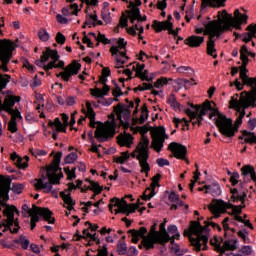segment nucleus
Returning a JSON list of instances; mask_svg holds the SVG:
<instances>
[{"label": "nucleus", "instance_id": "nucleus-1", "mask_svg": "<svg viewBox=\"0 0 256 256\" xmlns=\"http://www.w3.org/2000/svg\"><path fill=\"white\" fill-rule=\"evenodd\" d=\"M241 175L243 177V182H240V189L233 188L230 190L231 201L233 203L241 202L240 206H235L229 202L223 200H218L215 204L209 205V210L218 219L223 213H227V209H232L233 215H239L242 212L243 207H245V200L247 199V183L254 181L256 183V172L255 168L251 165H244L241 168Z\"/></svg>", "mask_w": 256, "mask_h": 256}, {"label": "nucleus", "instance_id": "nucleus-2", "mask_svg": "<svg viewBox=\"0 0 256 256\" xmlns=\"http://www.w3.org/2000/svg\"><path fill=\"white\" fill-rule=\"evenodd\" d=\"M231 15L227 13V10L218 12L219 20H212L205 25V34L209 35L207 41V54L213 59H217V49H215V37H221L225 33V29L231 25V20L229 19Z\"/></svg>", "mask_w": 256, "mask_h": 256}, {"label": "nucleus", "instance_id": "nucleus-3", "mask_svg": "<svg viewBox=\"0 0 256 256\" xmlns=\"http://www.w3.org/2000/svg\"><path fill=\"white\" fill-rule=\"evenodd\" d=\"M184 236L189 237L191 245L195 251H201L203 245V251H207L209 243V228L207 226H201V222L192 221L188 229L184 230Z\"/></svg>", "mask_w": 256, "mask_h": 256}, {"label": "nucleus", "instance_id": "nucleus-4", "mask_svg": "<svg viewBox=\"0 0 256 256\" xmlns=\"http://www.w3.org/2000/svg\"><path fill=\"white\" fill-rule=\"evenodd\" d=\"M50 59H52V61L47 64V69H64V71L56 74V77H61L66 83L69 82L71 77L79 75V71H81V64L76 61H73L65 67V62L62 60L59 61L61 56H59L57 50L51 49ZM57 61L59 62L57 63Z\"/></svg>", "mask_w": 256, "mask_h": 256}, {"label": "nucleus", "instance_id": "nucleus-5", "mask_svg": "<svg viewBox=\"0 0 256 256\" xmlns=\"http://www.w3.org/2000/svg\"><path fill=\"white\" fill-rule=\"evenodd\" d=\"M115 129H117V122L115 121V114L109 115V120L106 123L99 122L95 130V138L98 143H105L109 139L115 137Z\"/></svg>", "mask_w": 256, "mask_h": 256}, {"label": "nucleus", "instance_id": "nucleus-6", "mask_svg": "<svg viewBox=\"0 0 256 256\" xmlns=\"http://www.w3.org/2000/svg\"><path fill=\"white\" fill-rule=\"evenodd\" d=\"M215 120L220 133L229 138L235 137V133L239 131V126L243 123V118L238 116L235 121V126H233V120L223 114H219Z\"/></svg>", "mask_w": 256, "mask_h": 256}, {"label": "nucleus", "instance_id": "nucleus-7", "mask_svg": "<svg viewBox=\"0 0 256 256\" xmlns=\"http://www.w3.org/2000/svg\"><path fill=\"white\" fill-rule=\"evenodd\" d=\"M191 108L186 109V115L190 117V119H197L198 120V125H201V122L203 121V117L211 111L212 113L209 115V119H213V117H219L221 113H219V110L213 109V106H211V103L209 102H204L202 107L199 105H193L190 104Z\"/></svg>", "mask_w": 256, "mask_h": 256}, {"label": "nucleus", "instance_id": "nucleus-8", "mask_svg": "<svg viewBox=\"0 0 256 256\" xmlns=\"http://www.w3.org/2000/svg\"><path fill=\"white\" fill-rule=\"evenodd\" d=\"M127 41L125 38H119L117 40V45H113L110 48V53L115 59L116 68L121 69L123 65L129 61V56H127Z\"/></svg>", "mask_w": 256, "mask_h": 256}, {"label": "nucleus", "instance_id": "nucleus-9", "mask_svg": "<svg viewBox=\"0 0 256 256\" xmlns=\"http://www.w3.org/2000/svg\"><path fill=\"white\" fill-rule=\"evenodd\" d=\"M15 211H17V207L15 206H7L4 209V217H7V219L1 220L0 222V229L4 227L2 230L3 233H6V231H10V233H19L21 227L19 226V221L15 220Z\"/></svg>", "mask_w": 256, "mask_h": 256}, {"label": "nucleus", "instance_id": "nucleus-10", "mask_svg": "<svg viewBox=\"0 0 256 256\" xmlns=\"http://www.w3.org/2000/svg\"><path fill=\"white\" fill-rule=\"evenodd\" d=\"M15 44L11 40L0 41V70L4 73L9 72V62L13 59V51H15Z\"/></svg>", "mask_w": 256, "mask_h": 256}, {"label": "nucleus", "instance_id": "nucleus-11", "mask_svg": "<svg viewBox=\"0 0 256 256\" xmlns=\"http://www.w3.org/2000/svg\"><path fill=\"white\" fill-rule=\"evenodd\" d=\"M138 152L137 160L141 167V173H149L151 171V166H149V138L143 136L142 140L136 147Z\"/></svg>", "mask_w": 256, "mask_h": 256}, {"label": "nucleus", "instance_id": "nucleus-12", "mask_svg": "<svg viewBox=\"0 0 256 256\" xmlns=\"http://www.w3.org/2000/svg\"><path fill=\"white\" fill-rule=\"evenodd\" d=\"M61 178H58V182H54L47 176L42 174L40 178L34 180V187L37 191L44 189V193H51L55 199L59 197L57 189H53V185H59Z\"/></svg>", "mask_w": 256, "mask_h": 256}, {"label": "nucleus", "instance_id": "nucleus-13", "mask_svg": "<svg viewBox=\"0 0 256 256\" xmlns=\"http://www.w3.org/2000/svg\"><path fill=\"white\" fill-rule=\"evenodd\" d=\"M63 157V152H57L54 155L52 164L47 168L46 173L48 179L54 183H59V179H63V172H61V158Z\"/></svg>", "mask_w": 256, "mask_h": 256}, {"label": "nucleus", "instance_id": "nucleus-14", "mask_svg": "<svg viewBox=\"0 0 256 256\" xmlns=\"http://www.w3.org/2000/svg\"><path fill=\"white\" fill-rule=\"evenodd\" d=\"M40 217H43L44 221H47L50 225L55 223V218H53V212L49 208H39L33 205L32 210L29 211V217H31L30 222L39 223Z\"/></svg>", "mask_w": 256, "mask_h": 256}, {"label": "nucleus", "instance_id": "nucleus-15", "mask_svg": "<svg viewBox=\"0 0 256 256\" xmlns=\"http://www.w3.org/2000/svg\"><path fill=\"white\" fill-rule=\"evenodd\" d=\"M165 139H169V135L165 133V127L160 126L152 132V144L151 147L156 153H161Z\"/></svg>", "mask_w": 256, "mask_h": 256}, {"label": "nucleus", "instance_id": "nucleus-16", "mask_svg": "<svg viewBox=\"0 0 256 256\" xmlns=\"http://www.w3.org/2000/svg\"><path fill=\"white\" fill-rule=\"evenodd\" d=\"M114 113H116V117L120 121L123 129H129L131 127V111H129V108L125 104L120 103L115 106Z\"/></svg>", "mask_w": 256, "mask_h": 256}, {"label": "nucleus", "instance_id": "nucleus-17", "mask_svg": "<svg viewBox=\"0 0 256 256\" xmlns=\"http://www.w3.org/2000/svg\"><path fill=\"white\" fill-rule=\"evenodd\" d=\"M159 237H161V233L157 231V222H154L151 226L148 236L144 237L141 242L144 249H146V251H151V249H155V245H159Z\"/></svg>", "mask_w": 256, "mask_h": 256}, {"label": "nucleus", "instance_id": "nucleus-18", "mask_svg": "<svg viewBox=\"0 0 256 256\" xmlns=\"http://www.w3.org/2000/svg\"><path fill=\"white\" fill-rule=\"evenodd\" d=\"M10 79H11V76L9 74L4 75V77H3V74H0V91H2L3 89H5V87H7V84L9 83ZM0 107L2 108L3 111H6V113H12L13 107H15V99L12 97L6 98L4 100L3 105L1 104V101H0Z\"/></svg>", "mask_w": 256, "mask_h": 256}, {"label": "nucleus", "instance_id": "nucleus-19", "mask_svg": "<svg viewBox=\"0 0 256 256\" xmlns=\"http://www.w3.org/2000/svg\"><path fill=\"white\" fill-rule=\"evenodd\" d=\"M152 28L156 31V33H161V31H169L170 35H173L174 37L179 35V30H173V23L169 21L159 22L154 20Z\"/></svg>", "mask_w": 256, "mask_h": 256}, {"label": "nucleus", "instance_id": "nucleus-20", "mask_svg": "<svg viewBox=\"0 0 256 256\" xmlns=\"http://www.w3.org/2000/svg\"><path fill=\"white\" fill-rule=\"evenodd\" d=\"M247 19H249V16H247V14H241L239 9L234 11V18L232 15L229 16L230 25L235 27V29H241L243 23L247 25Z\"/></svg>", "mask_w": 256, "mask_h": 256}, {"label": "nucleus", "instance_id": "nucleus-21", "mask_svg": "<svg viewBox=\"0 0 256 256\" xmlns=\"http://www.w3.org/2000/svg\"><path fill=\"white\" fill-rule=\"evenodd\" d=\"M108 207L110 211H113V207L119 208L116 213H124L125 215L129 213V204L125 199L112 198Z\"/></svg>", "mask_w": 256, "mask_h": 256}, {"label": "nucleus", "instance_id": "nucleus-22", "mask_svg": "<svg viewBox=\"0 0 256 256\" xmlns=\"http://www.w3.org/2000/svg\"><path fill=\"white\" fill-rule=\"evenodd\" d=\"M168 149L173 153L176 159H185L187 155V147L176 142L170 143Z\"/></svg>", "mask_w": 256, "mask_h": 256}, {"label": "nucleus", "instance_id": "nucleus-23", "mask_svg": "<svg viewBox=\"0 0 256 256\" xmlns=\"http://www.w3.org/2000/svg\"><path fill=\"white\" fill-rule=\"evenodd\" d=\"M9 191H11V179H0V197L3 201H9Z\"/></svg>", "mask_w": 256, "mask_h": 256}, {"label": "nucleus", "instance_id": "nucleus-24", "mask_svg": "<svg viewBox=\"0 0 256 256\" xmlns=\"http://www.w3.org/2000/svg\"><path fill=\"white\" fill-rule=\"evenodd\" d=\"M49 59H51V48H46V50L43 51L40 60L35 61V65H37V67H40L41 69H44V71H51V69L47 68V64H45L47 63V61H49Z\"/></svg>", "mask_w": 256, "mask_h": 256}, {"label": "nucleus", "instance_id": "nucleus-25", "mask_svg": "<svg viewBox=\"0 0 256 256\" xmlns=\"http://www.w3.org/2000/svg\"><path fill=\"white\" fill-rule=\"evenodd\" d=\"M185 45H188V47H192L194 49H197V47H201L203 43H205V37L203 36H195L192 35L184 40Z\"/></svg>", "mask_w": 256, "mask_h": 256}, {"label": "nucleus", "instance_id": "nucleus-26", "mask_svg": "<svg viewBox=\"0 0 256 256\" xmlns=\"http://www.w3.org/2000/svg\"><path fill=\"white\" fill-rule=\"evenodd\" d=\"M166 223L163 222L159 226V231L160 236H158V245H167L169 241H171V237L169 236V233H167V229H165Z\"/></svg>", "mask_w": 256, "mask_h": 256}, {"label": "nucleus", "instance_id": "nucleus-27", "mask_svg": "<svg viewBox=\"0 0 256 256\" xmlns=\"http://www.w3.org/2000/svg\"><path fill=\"white\" fill-rule=\"evenodd\" d=\"M156 187H161V185L159 184V182H151V185L149 188H147L145 190V192L142 195V199L144 201H151V199H153V197H155L156 193H155V188Z\"/></svg>", "mask_w": 256, "mask_h": 256}, {"label": "nucleus", "instance_id": "nucleus-28", "mask_svg": "<svg viewBox=\"0 0 256 256\" xmlns=\"http://www.w3.org/2000/svg\"><path fill=\"white\" fill-rule=\"evenodd\" d=\"M227 0H202V9H207V7H212L213 9H219L225 7Z\"/></svg>", "mask_w": 256, "mask_h": 256}, {"label": "nucleus", "instance_id": "nucleus-29", "mask_svg": "<svg viewBox=\"0 0 256 256\" xmlns=\"http://www.w3.org/2000/svg\"><path fill=\"white\" fill-rule=\"evenodd\" d=\"M243 85H247L248 87H251L252 94L249 96V100L255 103L256 99V78H251L248 76V78L242 82Z\"/></svg>", "mask_w": 256, "mask_h": 256}, {"label": "nucleus", "instance_id": "nucleus-30", "mask_svg": "<svg viewBox=\"0 0 256 256\" xmlns=\"http://www.w3.org/2000/svg\"><path fill=\"white\" fill-rule=\"evenodd\" d=\"M230 106L232 109H236L237 113L238 111H241L242 109H247L249 107V102L245 99H241L240 101L237 99L232 98L230 101Z\"/></svg>", "mask_w": 256, "mask_h": 256}, {"label": "nucleus", "instance_id": "nucleus-31", "mask_svg": "<svg viewBox=\"0 0 256 256\" xmlns=\"http://www.w3.org/2000/svg\"><path fill=\"white\" fill-rule=\"evenodd\" d=\"M118 144L121 147H131L133 145V135L126 133L125 135L118 136Z\"/></svg>", "mask_w": 256, "mask_h": 256}, {"label": "nucleus", "instance_id": "nucleus-32", "mask_svg": "<svg viewBox=\"0 0 256 256\" xmlns=\"http://www.w3.org/2000/svg\"><path fill=\"white\" fill-rule=\"evenodd\" d=\"M204 189L206 190V193H210L212 197H219V195H221V186L219 185V183L205 185Z\"/></svg>", "mask_w": 256, "mask_h": 256}, {"label": "nucleus", "instance_id": "nucleus-33", "mask_svg": "<svg viewBox=\"0 0 256 256\" xmlns=\"http://www.w3.org/2000/svg\"><path fill=\"white\" fill-rule=\"evenodd\" d=\"M60 197L63 199L64 203L67 205V206L64 205V207H66L68 211H73V209H75V202L71 197V193L66 194L65 192H60Z\"/></svg>", "mask_w": 256, "mask_h": 256}, {"label": "nucleus", "instance_id": "nucleus-34", "mask_svg": "<svg viewBox=\"0 0 256 256\" xmlns=\"http://www.w3.org/2000/svg\"><path fill=\"white\" fill-rule=\"evenodd\" d=\"M10 157L12 161H15L18 169H27V162H23V158L19 157L16 152H13Z\"/></svg>", "mask_w": 256, "mask_h": 256}, {"label": "nucleus", "instance_id": "nucleus-35", "mask_svg": "<svg viewBox=\"0 0 256 256\" xmlns=\"http://www.w3.org/2000/svg\"><path fill=\"white\" fill-rule=\"evenodd\" d=\"M193 81H195L194 79L191 80H187V79H181L178 78L176 80H174V83L176 84V88L179 90L183 89V87H191V85H193Z\"/></svg>", "mask_w": 256, "mask_h": 256}, {"label": "nucleus", "instance_id": "nucleus-36", "mask_svg": "<svg viewBox=\"0 0 256 256\" xmlns=\"http://www.w3.org/2000/svg\"><path fill=\"white\" fill-rule=\"evenodd\" d=\"M14 243L21 245V249H24L25 251H27V249H29L30 242L27 239L26 235H20V237L18 239L14 240Z\"/></svg>", "mask_w": 256, "mask_h": 256}, {"label": "nucleus", "instance_id": "nucleus-37", "mask_svg": "<svg viewBox=\"0 0 256 256\" xmlns=\"http://www.w3.org/2000/svg\"><path fill=\"white\" fill-rule=\"evenodd\" d=\"M242 135L245 138V143H250V145H255L256 144V136H255V133H251L247 130H243L242 131Z\"/></svg>", "mask_w": 256, "mask_h": 256}, {"label": "nucleus", "instance_id": "nucleus-38", "mask_svg": "<svg viewBox=\"0 0 256 256\" xmlns=\"http://www.w3.org/2000/svg\"><path fill=\"white\" fill-rule=\"evenodd\" d=\"M167 103L168 105H170V107H172V109H175L177 111V109H180L181 104L179 102H177V98H175V94H171L168 99H167Z\"/></svg>", "mask_w": 256, "mask_h": 256}, {"label": "nucleus", "instance_id": "nucleus-39", "mask_svg": "<svg viewBox=\"0 0 256 256\" xmlns=\"http://www.w3.org/2000/svg\"><path fill=\"white\" fill-rule=\"evenodd\" d=\"M88 183H90V187H88V189L93 191L96 195H99L101 191H103V187H101L99 183L95 181H88Z\"/></svg>", "mask_w": 256, "mask_h": 256}, {"label": "nucleus", "instance_id": "nucleus-40", "mask_svg": "<svg viewBox=\"0 0 256 256\" xmlns=\"http://www.w3.org/2000/svg\"><path fill=\"white\" fill-rule=\"evenodd\" d=\"M224 247L230 251H235L237 249V239H228L224 241Z\"/></svg>", "mask_w": 256, "mask_h": 256}, {"label": "nucleus", "instance_id": "nucleus-41", "mask_svg": "<svg viewBox=\"0 0 256 256\" xmlns=\"http://www.w3.org/2000/svg\"><path fill=\"white\" fill-rule=\"evenodd\" d=\"M147 119H149V110L147 109V105L144 104L142 107V114L139 118V123L143 124L145 121H147Z\"/></svg>", "mask_w": 256, "mask_h": 256}, {"label": "nucleus", "instance_id": "nucleus-42", "mask_svg": "<svg viewBox=\"0 0 256 256\" xmlns=\"http://www.w3.org/2000/svg\"><path fill=\"white\" fill-rule=\"evenodd\" d=\"M75 171H77L76 167H74L72 169H70L69 167L64 168V172L66 173L69 181H72V179L77 178V174H75Z\"/></svg>", "mask_w": 256, "mask_h": 256}, {"label": "nucleus", "instance_id": "nucleus-43", "mask_svg": "<svg viewBox=\"0 0 256 256\" xmlns=\"http://www.w3.org/2000/svg\"><path fill=\"white\" fill-rule=\"evenodd\" d=\"M129 157H131V154L128 152H122L120 157L115 158V163L123 165V163L129 159Z\"/></svg>", "mask_w": 256, "mask_h": 256}, {"label": "nucleus", "instance_id": "nucleus-44", "mask_svg": "<svg viewBox=\"0 0 256 256\" xmlns=\"http://www.w3.org/2000/svg\"><path fill=\"white\" fill-rule=\"evenodd\" d=\"M38 37L40 41H43L45 43L48 39H50L51 36L48 34L47 29L41 28L38 32Z\"/></svg>", "mask_w": 256, "mask_h": 256}, {"label": "nucleus", "instance_id": "nucleus-45", "mask_svg": "<svg viewBox=\"0 0 256 256\" xmlns=\"http://www.w3.org/2000/svg\"><path fill=\"white\" fill-rule=\"evenodd\" d=\"M127 243L120 242L117 244V253L118 255H127Z\"/></svg>", "mask_w": 256, "mask_h": 256}, {"label": "nucleus", "instance_id": "nucleus-46", "mask_svg": "<svg viewBox=\"0 0 256 256\" xmlns=\"http://www.w3.org/2000/svg\"><path fill=\"white\" fill-rule=\"evenodd\" d=\"M78 158L79 155H77V152H72L65 157V163L71 165V163H75L76 159Z\"/></svg>", "mask_w": 256, "mask_h": 256}, {"label": "nucleus", "instance_id": "nucleus-47", "mask_svg": "<svg viewBox=\"0 0 256 256\" xmlns=\"http://www.w3.org/2000/svg\"><path fill=\"white\" fill-rule=\"evenodd\" d=\"M141 205H143V203H141V199H138L137 204L128 205L127 216L131 215V213H135V211H137V208L141 207Z\"/></svg>", "mask_w": 256, "mask_h": 256}, {"label": "nucleus", "instance_id": "nucleus-48", "mask_svg": "<svg viewBox=\"0 0 256 256\" xmlns=\"http://www.w3.org/2000/svg\"><path fill=\"white\" fill-rule=\"evenodd\" d=\"M96 41H98V43H103L104 45H110L111 40H109L105 34H102L101 32L98 33L97 37H96Z\"/></svg>", "mask_w": 256, "mask_h": 256}, {"label": "nucleus", "instance_id": "nucleus-49", "mask_svg": "<svg viewBox=\"0 0 256 256\" xmlns=\"http://www.w3.org/2000/svg\"><path fill=\"white\" fill-rule=\"evenodd\" d=\"M136 77H139L141 81H153V78H149V70H144L140 72Z\"/></svg>", "mask_w": 256, "mask_h": 256}, {"label": "nucleus", "instance_id": "nucleus-50", "mask_svg": "<svg viewBox=\"0 0 256 256\" xmlns=\"http://www.w3.org/2000/svg\"><path fill=\"white\" fill-rule=\"evenodd\" d=\"M90 93L92 97H96L97 99H103V91L100 88L90 89Z\"/></svg>", "mask_w": 256, "mask_h": 256}, {"label": "nucleus", "instance_id": "nucleus-51", "mask_svg": "<svg viewBox=\"0 0 256 256\" xmlns=\"http://www.w3.org/2000/svg\"><path fill=\"white\" fill-rule=\"evenodd\" d=\"M30 153L34 157H45L47 155V151L40 149H30Z\"/></svg>", "mask_w": 256, "mask_h": 256}, {"label": "nucleus", "instance_id": "nucleus-52", "mask_svg": "<svg viewBox=\"0 0 256 256\" xmlns=\"http://www.w3.org/2000/svg\"><path fill=\"white\" fill-rule=\"evenodd\" d=\"M23 189H25V185L24 184H15L12 187V191L16 195H21L23 193Z\"/></svg>", "mask_w": 256, "mask_h": 256}, {"label": "nucleus", "instance_id": "nucleus-53", "mask_svg": "<svg viewBox=\"0 0 256 256\" xmlns=\"http://www.w3.org/2000/svg\"><path fill=\"white\" fill-rule=\"evenodd\" d=\"M9 115H11V121H17V119H23L21 116V112L19 110L12 109V112H8Z\"/></svg>", "mask_w": 256, "mask_h": 256}, {"label": "nucleus", "instance_id": "nucleus-54", "mask_svg": "<svg viewBox=\"0 0 256 256\" xmlns=\"http://www.w3.org/2000/svg\"><path fill=\"white\" fill-rule=\"evenodd\" d=\"M97 14H90L88 17H86V25H95L97 23Z\"/></svg>", "mask_w": 256, "mask_h": 256}, {"label": "nucleus", "instance_id": "nucleus-55", "mask_svg": "<svg viewBox=\"0 0 256 256\" xmlns=\"http://www.w3.org/2000/svg\"><path fill=\"white\" fill-rule=\"evenodd\" d=\"M240 79H242V82H244L247 78H249V75H247L248 71L247 66H240Z\"/></svg>", "mask_w": 256, "mask_h": 256}, {"label": "nucleus", "instance_id": "nucleus-56", "mask_svg": "<svg viewBox=\"0 0 256 256\" xmlns=\"http://www.w3.org/2000/svg\"><path fill=\"white\" fill-rule=\"evenodd\" d=\"M173 123L176 125V127H179V124L183 125V127H185V125L186 127L189 126V121H187V118H182V119L174 118Z\"/></svg>", "mask_w": 256, "mask_h": 256}, {"label": "nucleus", "instance_id": "nucleus-57", "mask_svg": "<svg viewBox=\"0 0 256 256\" xmlns=\"http://www.w3.org/2000/svg\"><path fill=\"white\" fill-rule=\"evenodd\" d=\"M241 175H239V172H233L232 176L230 177V183L233 187L239 183Z\"/></svg>", "mask_w": 256, "mask_h": 256}, {"label": "nucleus", "instance_id": "nucleus-58", "mask_svg": "<svg viewBox=\"0 0 256 256\" xmlns=\"http://www.w3.org/2000/svg\"><path fill=\"white\" fill-rule=\"evenodd\" d=\"M65 41H67V38L65 37V35H63V33H61V32H58L56 34V42L59 45H65Z\"/></svg>", "mask_w": 256, "mask_h": 256}, {"label": "nucleus", "instance_id": "nucleus-59", "mask_svg": "<svg viewBox=\"0 0 256 256\" xmlns=\"http://www.w3.org/2000/svg\"><path fill=\"white\" fill-rule=\"evenodd\" d=\"M8 130L11 133H17V121L10 120V122L8 123Z\"/></svg>", "mask_w": 256, "mask_h": 256}, {"label": "nucleus", "instance_id": "nucleus-60", "mask_svg": "<svg viewBox=\"0 0 256 256\" xmlns=\"http://www.w3.org/2000/svg\"><path fill=\"white\" fill-rule=\"evenodd\" d=\"M156 163L158 165V167H168V165H170L169 160L165 159V158H158L156 160Z\"/></svg>", "mask_w": 256, "mask_h": 256}, {"label": "nucleus", "instance_id": "nucleus-61", "mask_svg": "<svg viewBox=\"0 0 256 256\" xmlns=\"http://www.w3.org/2000/svg\"><path fill=\"white\" fill-rule=\"evenodd\" d=\"M129 233L132 235V243H139V237H141L139 234H137V230L132 229L129 230Z\"/></svg>", "mask_w": 256, "mask_h": 256}, {"label": "nucleus", "instance_id": "nucleus-62", "mask_svg": "<svg viewBox=\"0 0 256 256\" xmlns=\"http://www.w3.org/2000/svg\"><path fill=\"white\" fill-rule=\"evenodd\" d=\"M102 19L106 23H111V12L110 11H102Z\"/></svg>", "mask_w": 256, "mask_h": 256}, {"label": "nucleus", "instance_id": "nucleus-63", "mask_svg": "<svg viewBox=\"0 0 256 256\" xmlns=\"http://www.w3.org/2000/svg\"><path fill=\"white\" fill-rule=\"evenodd\" d=\"M48 125L50 127H53V125H54V127H56V129H57L58 127H61L63 125V123H61V120L59 118H55L54 121H49Z\"/></svg>", "mask_w": 256, "mask_h": 256}, {"label": "nucleus", "instance_id": "nucleus-64", "mask_svg": "<svg viewBox=\"0 0 256 256\" xmlns=\"http://www.w3.org/2000/svg\"><path fill=\"white\" fill-rule=\"evenodd\" d=\"M168 199L171 201V203H177V201H179V196L177 193L171 192L168 196Z\"/></svg>", "mask_w": 256, "mask_h": 256}]
</instances>
